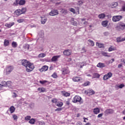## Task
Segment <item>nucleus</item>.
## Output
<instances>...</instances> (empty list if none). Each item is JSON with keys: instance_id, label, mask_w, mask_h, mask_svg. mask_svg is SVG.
Listing matches in <instances>:
<instances>
[{"instance_id": "f257e3e1", "label": "nucleus", "mask_w": 125, "mask_h": 125, "mask_svg": "<svg viewBox=\"0 0 125 125\" xmlns=\"http://www.w3.org/2000/svg\"><path fill=\"white\" fill-rule=\"evenodd\" d=\"M21 64L22 66L25 67L26 71L28 73L32 72V71H33V70L35 69V66H34V64L30 62H29L27 60H22L21 62Z\"/></svg>"}, {"instance_id": "f03ea898", "label": "nucleus", "mask_w": 125, "mask_h": 125, "mask_svg": "<svg viewBox=\"0 0 125 125\" xmlns=\"http://www.w3.org/2000/svg\"><path fill=\"white\" fill-rule=\"evenodd\" d=\"M117 31H124L125 30V24L123 21H120L118 23L117 26L116 27Z\"/></svg>"}, {"instance_id": "7ed1b4c3", "label": "nucleus", "mask_w": 125, "mask_h": 125, "mask_svg": "<svg viewBox=\"0 0 125 125\" xmlns=\"http://www.w3.org/2000/svg\"><path fill=\"white\" fill-rule=\"evenodd\" d=\"M73 103H78L80 102V104H82L83 101H82V98L80 96H75L73 98V100L72 101Z\"/></svg>"}, {"instance_id": "20e7f679", "label": "nucleus", "mask_w": 125, "mask_h": 125, "mask_svg": "<svg viewBox=\"0 0 125 125\" xmlns=\"http://www.w3.org/2000/svg\"><path fill=\"white\" fill-rule=\"evenodd\" d=\"M121 19H123V16H114L112 18V21L113 22H119Z\"/></svg>"}, {"instance_id": "39448f33", "label": "nucleus", "mask_w": 125, "mask_h": 125, "mask_svg": "<svg viewBox=\"0 0 125 125\" xmlns=\"http://www.w3.org/2000/svg\"><path fill=\"white\" fill-rule=\"evenodd\" d=\"M13 71V66L10 65L7 67L6 69V75H9Z\"/></svg>"}, {"instance_id": "423d86ee", "label": "nucleus", "mask_w": 125, "mask_h": 125, "mask_svg": "<svg viewBox=\"0 0 125 125\" xmlns=\"http://www.w3.org/2000/svg\"><path fill=\"white\" fill-rule=\"evenodd\" d=\"M114 113V110L112 109H107L104 111V114L105 116H108V115H111Z\"/></svg>"}, {"instance_id": "0eeeda50", "label": "nucleus", "mask_w": 125, "mask_h": 125, "mask_svg": "<svg viewBox=\"0 0 125 125\" xmlns=\"http://www.w3.org/2000/svg\"><path fill=\"white\" fill-rule=\"evenodd\" d=\"M59 13H58V10L56 9H53L50 13L49 15L50 16H55V15H58Z\"/></svg>"}, {"instance_id": "6e6552de", "label": "nucleus", "mask_w": 125, "mask_h": 125, "mask_svg": "<svg viewBox=\"0 0 125 125\" xmlns=\"http://www.w3.org/2000/svg\"><path fill=\"white\" fill-rule=\"evenodd\" d=\"M113 76V74L111 72H108L107 74H105L104 75L103 79L104 81H106V80H108V79H110V78H111V77Z\"/></svg>"}, {"instance_id": "1a4fd4ad", "label": "nucleus", "mask_w": 125, "mask_h": 125, "mask_svg": "<svg viewBox=\"0 0 125 125\" xmlns=\"http://www.w3.org/2000/svg\"><path fill=\"white\" fill-rule=\"evenodd\" d=\"M85 93H87L88 95H93V94H95V92L92 89H89L87 91H85Z\"/></svg>"}, {"instance_id": "9d476101", "label": "nucleus", "mask_w": 125, "mask_h": 125, "mask_svg": "<svg viewBox=\"0 0 125 125\" xmlns=\"http://www.w3.org/2000/svg\"><path fill=\"white\" fill-rule=\"evenodd\" d=\"M63 53L64 55L69 56L71 55V53H72V51L70 49H66L63 51Z\"/></svg>"}, {"instance_id": "9b49d317", "label": "nucleus", "mask_w": 125, "mask_h": 125, "mask_svg": "<svg viewBox=\"0 0 125 125\" xmlns=\"http://www.w3.org/2000/svg\"><path fill=\"white\" fill-rule=\"evenodd\" d=\"M60 58V56H54L51 59L52 62H56L58 60V58Z\"/></svg>"}, {"instance_id": "f8f14e48", "label": "nucleus", "mask_w": 125, "mask_h": 125, "mask_svg": "<svg viewBox=\"0 0 125 125\" xmlns=\"http://www.w3.org/2000/svg\"><path fill=\"white\" fill-rule=\"evenodd\" d=\"M62 71V75H67L69 73V70L67 68H63Z\"/></svg>"}, {"instance_id": "ddd939ff", "label": "nucleus", "mask_w": 125, "mask_h": 125, "mask_svg": "<svg viewBox=\"0 0 125 125\" xmlns=\"http://www.w3.org/2000/svg\"><path fill=\"white\" fill-rule=\"evenodd\" d=\"M70 23L71 25H73V26H77L78 25V22L75 21V20L74 19V18H72L71 19Z\"/></svg>"}, {"instance_id": "4468645a", "label": "nucleus", "mask_w": 125, "mask_h": 125, "mask_svg": "<svg viewBox=\"0 0 125 125\" xmlns=\"http://www.w3.org/2000/svg\"><path fill=\"white\" fill-rule=\"evenodd\" d=\"M73 82H80L82 80L79 77H74L72 79Z\"/></svg>"}, {"instance_id": "2eb2a0df", "label": "nucleus", "mask_w": 125, "mask_h": 125, "mask_svg": "<svg viewBox=\"0 0 125 125\" xmlns=\"http://www.w3.org/2000/svg\"><path fill=\"white\" fill-rule=\"evenodd\" d=\"M47 70H48V66H47V65L43 66L41 69V71L42 72H43V71H44V72H45V71H47Z\"/></svg>"}, {"instance_id": "dca6fc26", "label": "nucleus", "mask_w": 125, "mask_h": 125, "mask_svg": "<svg viewBox=\"0 0 125 125\" xmlns=\"http://www.w3.org/2000/svg\"><path fill=\"white\" fill-rule=\"evenodd\" d=\"M93 112L94 114L97 115V114H99L100 113V109L98 108H95L94 109Z\"/></svg>"}, {"instance_id": "f3484780", "label": "nucleus", "mask_w": 125, "mask_h": 125, "mask_svg": "<svg viewBox=\"0 0 125 125\" xmlns=\"http://www.w3.org/2000/svg\"><path fill=\"white\" fill-rule=\"evenodd\" d=\"M97 67H98V68H104V67H105V64L102 62H99L97 65Z\"/></svg>"}, {"instance_id": "a211bd4d", "label": "nucleus", "mask_w": 125, "mask_h": 125, "mask_svg": "<svg viewBox=\"0 0 125 125\" xmlns=\"http://www.w3.org/2000/svg\"><path fill=\"white\" fill-rule=\"evenodd\" d=\"M84 2V0H78V5H79V6H82Z\"/></svg>"}, {"instance_id": "6ab92c4d", "label": "nucleus", "mask_w": 125, "mask_h": 125, "mask_svg": "<svg viewBox=\"0 0 125 125\" xmlns=\"http://www.w3.org/2000/svg\"><path fill=\"white\" fill-rule=\"evenodd\" d=\"M98 17L100 19H104V18L106 17V15H105L104 13H102L98 15Z\"/></svg>"}, {"instance_id": "aec40b11", "label": "nucleus", "mask_w": 125, "mask_h": 125, "mask_svg": "<svg viewBox=\"0 0 125 125\" xmlns=\"http://www.w3.org/2000/svg\"><path fill=\"white\" fill-rule=\"evenodd\" d=\"M88 42L89 45H90V46H94V42L91 40H88Z\"/></svg>"}, {"instance_id": "412c9836", "label": "nucleus", "mask_w": 125, "mask_h": 125, "mask_svg": "<svg viewBox=\"0 0 125 125\" xmlns=\"http://www.w3.org/2000/svg\"><path fill=\"white\" fill-rule=\"evenodd\" d=\"M14 24V22H10L9 23H6L5 26L6 27H8V28H11V27H12Z\"/></svg>"}, {"instance_id": "4be33fe9", "label": "nucleus", "mask_w": 125, "mask_h": 125, "mask_svg": "<svg viewBox=\"0 0 125 125\" xmlns=\"http://www.w3.org/2000/svg\"><path fill=\"white\" fill-rule=\"evenodd\" d=\"M9 110L11 114H12V113L15 112V107L14 106H11L9 108Z\"/></svg>"}, {"instance_id": "5701e85b", "label": "nucleus", "mask_w": 125, "mask_h": 125, "mask_svg": "<svg viewBox=\"0 0 125 125\" xmlns=\"http://www.w3.org/2000/svg\"><path fill=\"white\" fill-rule=\"evenodd\" d=\"M96 45L97 46H98L99 48H103V47H104V44L101 43H99L98 42H96Z\"/></svg>"}, {"instance_id": "b1692460", "label": "nucleus", "mask_w": 125, "mask_h": 125, "mask_svg": "<svg viewBox=\"0 0 125 125\" xmlns=\"http://www.w3.org/2000/svg\"><path fill=\"white\" fill-rule=\"evenodd\" d=\"M25 3H26V0H19V4L20 5H24Z\"/></svg>"}, {"instance_id": "393cba45", "label": "nucleus", "mask_w": 125, "mask_h": 125, "mask_svg": "<svg viewBox=\"0 0 125 125\" xmlns=\"http://www.w3.org/2000/svg\"><path fill=\"white\" fill-rule=\"evenodd\" d=\"M102 25L103 27H107L108 25V21H103Z\"/></svg>"}, {"instance_id": "a878e982", "label": "nucleus", "mask_w": 125, "mask_h": 125, "mask_svg": "<svg viewBox=\"0 0 125 125\" xmlns=\"http://www.w3.org/2000/svg\"><path fill=\"white\" fill-rule=\"evenodd\" d=\"M56 106L58 107H62L63 106V103L61 102H57V103L56 104Z\"/></svg>"}, {"instance_id": "bb28decb", "label": "nucleus", "mask_w": 125, "mask_h": 125, "mask_svg": "<svg viewBox=\"0 0 125 125\" xmlns=\"http://www.w3.org/2000/svg\"><path fill=\"white\" fill-rule=\"evenodd\" d=\"M47 20H46V18H42V20H41V23L42 24H43V25H44V24H45V23L46 22Z\"/></svg>"}, {"instance_id": "cd10ccee", "label": "nucleus", "mask_w": 125, "mask_h": 125, "mask_svg": "<svg viewBox=\"0 0 125 125\" xmlns=\"http://www.w3.org/2000/svg\"><path fill=\"white\" fill-rule=\"evenodd\" d=\"M15 13H16V15H18V16L21 15V14H22V13H21V9H18V10H16Z\"/></svg>"}, {"instance_id": "c85d7f7f", "label": "nucleus", "mask_w": 125, "mask_h": 125, "mask_svg": "<svg viewBox=\"0 0 125 125\" xmlns=\"http://www.w3.org/2000/svg\"><path fill=\"white\" fill-rule=\"evenodd\" d=\"M18 45L17 44V42H12V47H13L14 48H16V47H17V46Z\"/></svg>"}, {"instance_id": "c756f323", "label": "nucleus", "mask_w": 125, "mask_h": 125, "mask_svg": "<svg viewBox=\"0 0 125 125\" xmlns=\"http://www.w3.org/2000/svg\"><path fill=\"white\" fill-rule=\"evenodd\" d=\"M9 44V41L5 40L4 41V46H7Z\"/></svg>"}, {"instance_id": "7c9ffc66", "label": "nucleus", "mask_w": 125, "mask_h": 125, "mask_svg": "<svg viewBox=\"0 0 125 125\" xmlns=\"http://www.w3.org/2000/svg\"><path fill=\"white\" fill-rule=\"evenodd\" d=\"M45 54L44 53H41L38 55L39 58H43V57H45Z\"/></svg>"}, {"instance_id": "2f4dec72", "label": "nucleus", "mask_w": 125, "mask_h": 125, "mask_svg": "<svg viewBox=\"0 0 125 125\" xmlns=\"http://www.w3.org/2000/svg\"><path fill=\"white\" fill-rule=\"evenodd\" d=\"M35 122H36V120H35V119H31L29 120V123L31 125H34Z\"/></svg>"}, {"instance_id": "473e14b6", "label": "nucleus", "mask_w": 125, "mask_h": 125, "mask_svg": "<svg viewBox=\"0 0 125 125\" xmlns=\"http://www.w3.org/2000/svg\"><path fill=\"white\" fill-rule=\"evenodd\" d=\"M29 47H30V45L28 44H25L23 45V48L24 49H27V50H29Z\"/></svg>"}, {"instance_id": "72a5a7b5", "label": "nucleus", "mask_w": 125, "mask_h": 125, "mask_svg": "<svg viewBox=\"0 0 125 125\" xmlns=\"http://www.w3.org/2000/svg\"><path fill=\"white\" fill-rule=\"evenodd\" d=\"M61 13L65 15L67 14V10L66 9H62L61 11Z\"/></svg>"}, {"instance_id": "f704fd0d", "label": "nucleus", "mask_w": 125, "mask_h": 125, "mask_svg": "<svg viewBox=\"0 0 125 125\" xmlns=\"http://www.w3.org/2000/svg\"><path fill=\"white\" fill-rule=\"evenodd\" d=\"M44 35V32H43V31L41 30L39 33L40 37H41V38H43Z\"/></svg>"}, {"instance_id": "c9c22d12", "label": "nucleus", "mask_w": 125, "mask_h": 125, "mask_svg": "<svg viewBox=\"0 0 125 125\" xmlns=\"http://www.w3.org/2000/svg\"><path fill=\"white\" fill-rule=\"evenodd\" d=\"M102 55H103V56H105L106 57H110V56L108 55V53L107 52H102Z\"/></svg>"}, {"instance_id": "e433bc0d", "label": "nucleus", "mask_w": 125, "mask_h": 125, "mask_svg": "<svg viewBox=\"0 0 125 125\" xmlns=\"http://www.w3.org/2000/svg\"><path fill=\"white\" fill-rule=\"evenodd\" d=\"M63 96L67 97V96H70V93L66 92H63L62 93Z\"/></svg>"}, {"instance_id": "4c0bfd02", "label": "nucleus", "mask_w": 125, "mask_h": 125, "mask_svg": "<svg viewBox=\"0 0 125 125\" xmlns=\"http://www.w3.org/2000/svg\"><path fill=\"white\" fill-rule=\"evenodd\" d=\"M19 4V0H16L13 3V5L16 6Z\"/></svg>"}, {"instance_id": "58836bf2", "label": "nucleus", "mask_w": 125, "mask_h": 125, "mask_svg": "<svg viewBox=\"0 0 125 125\" xmlns=\"http://www.w3.org/2000/svg\"><path fill=\"white\" fill-rule=\"evenodd\" d=\"M21 14H23L26 12V8H22L21 9Z\"/></svg>"}, {"instance_id": "ea45409f", "label": "nucleus", "mask_w": 125, "mask_h": 125, "mask_svg": "<svg viewBox=\"0 0 125 125\" xmlns=\"http://www.w3.org/2000/svg\"><path fill=\"white\" fill-rule=\"evenodd\" d=\"M38 90L40 91V92H44V88H38Z\"/></svg>"}, {"instance_id": "a19ab883", "label": "nucleus", "mask_w": 125, "mask_h": 125, "mask_svg": "<svg viewBox=\"0 0 125 125\" xmlns=\"http://www.w3.org/2000/svg\"><path fill=\"white\" fill-rule=\"evenodd\" d=\"M69 11H71V12H72V13H74V14L75 13H76V10H74V9L73 8H69Z\"/></svg>"}, {"instance_id": "79ce46f5", "label": "nucleus", "mask_w": 125, "mask_h": 125, "mask_svg": "<svg viewBox=\"0 0 125 125\" xmlns=\"http://www.w3.org/2000/svg\"><path fill=\"white\" fill-rule=\"evenodd\" d=\"M13 119H14L15 121H17L18 117H17V115H16V114H14L13 115Z\"/></svg>"}, {"instance_id": "37998d69", "label": "nucleus", "mask_w": 125, "mask_h": 125, "mask_svg": "<svg viewBox=\"0 0 125 125\" xmlns=\"http://www.w3.org/2000/svg\"><path fill=\"white\" fill-rule=\"evenodd\" d=\"M39 83H41V84H44L46 83H47V81L44 80L43 81H40Z\"/></svg>"}, {"instance_id": "c03bdc74", "label": "nucleus", "mask_w": 125, "mask_h": 125, "mask_svg": "<svg viewBox=\"0 0 125 125\" xmlns=\"http://www.w3.org/2000/svg\"><path fill=\"white\" fill-rule=\"evenodd\" d=\"M52 78H54V79H56V78H57V74H56V73H54L52 75Z\"/></svg>"}, {"instance_id": "a18cd8bd", "label": "nucleus", "mask_w": 125, "mask_h": 125, "mask_svg": "<svg viewBox=\"0 0 125 125\" xmlns=\"http://www.w3.org/2000/svg\"><path fill=\"white\" fill-rule=\"evenodd\" d=\"M89 84H90V82L88 81V82H85V83H84L83 85L84 86H87V85H89Z\"/></svg>"}, {"instance_id": "49530a36", "label": "nucleus", "mask_w": 125, "mask_h": 125, "mask_svg": "<svg viewBox=\"0 0 125 125\" xmlns=\"http://www.w3.org/2000/svg\"><path fill=\"white\" fill-rule=\"evenodd\" d=\"M117 42H122V38L121 37L117 38Z\"/></svg>"}, {"instance_id": "de8ad7c7", "label": "nucleus", "mask_w": 125, "mask_h": 125, "mask_svg": "<svg viewBox=\"0 0 125 125\" xmlns=\"http://www.w3.org/2000/svg\"><path fill=\"white\" fill-rule=\"evenodd\" d=\"M30 119H31V117L30 116H27L25 118V121H30Z\"/></svg>"}, {"instance_id": "09e8293b", "label": "nucleus", "mask_w": 125, "mask_h": 125, "mask_svg": "<svg viewBox=\"0 0 125 125\" xmlns=\"http://www.w3.org/2000/svg\"><path fill=\"white\" fill-rule=\"evenodd\" d=\"M12 83H11V81H7L6 82V85H10Z\"/></svg>"}, {"instance_id": "8fccbe9b", "label": "nucleus", "mask_w": 125, "mask_h": 125, "mask_svg": "<svg viewBox=\"0 0 125 125\" xmlns=\"http://www.w3.org/2000/svg\"><path fill=\"white\" fill-rule=\"evenodd\" d=\"M56 112H60V111H62V108L58 107L55 110Z\"/></svg>"}, {"instance_id": "3c124183", "label": "nucleus", "mask_w": 125, "mask_h": 125, "mask_svg": "<svg viewBox=\"0 0 125 125\" xmlns=\"http://www.w3.org/2000/svg\"><path fill=\"white\" fill-rule=\"evenodd\" d=\"M39 125H45V123L43 121L39 122Z\"/></svg>"}, {"instance_id": "603ef678", "label": "nucleus", "mask_w": 125, "mask_h": 125, "mask_svg": "<svg viewBox=\"0 0 125 125\" xmlns=\"http://www.w3.org/2000/svg\"><path fill=\"white\" fill-rule=\"evenodd\" d=\"M121 11H125V4H124L122 6Z\"/></svg>"}, {"instance_id": "864d4df0", "label": "nucleus", "mask_w": 125, "mask_h": 125, "mask_svg": "<svg viewBox=\"0 0 125 125\" xmlns=\"http://www.w3.org/2000/svg\"><path fill=\"white\" fill-rule=\"evenodd\" d=\"M113 50H115V48H113L112 46H111L108 48V51L109 52L113 51Z\"/></svg>"}, {"instance_id": "5fc2aeb1", "label": "nucleus", "mask_w": 125, "mask_h": 125, "mask_svg": "<svg viewBox=\"0 0 125 125\" xmlns=\"http://www.w3.org/2000/svg\"><path fill=\"white\" fill-rule=\"evenodd\" d=\"M52 103H55L56 104L57 103V99H53L52 100Z\"/></svg>"}, {"instance_id": "6e6d98bb", "label": "nucleus", "mask_w": 125, "mask_h": 125, "mask_svg": "<svg viewBox=\"0 0 125 125\" xmlns=\"http://www.w3.org/2000/svg\"><path fill=\"white\" fill-rule=\"evenodd\" d=\"M5 86H4L3 85L0 84V90H2V89H3Z\"/></svg>"}, {"instance_id": "4d7b16f0", "label": "nucleus", "mask_w": 125, "mask_h": 125, "mask_svg": "<svg viewBox=\"0 0 125 125\" xmlns=\"http://www.w3.org/2000/svg\"><path fill=\"white\" fill-rule=\"evenodd\" d=\"M118 87L119 88H123V87H125V84H121L118 86Z\"/></svg>"}, {"instance_id": "13d9d810", "label": "nucleus", "mask_w": 125, "mask_h": 125, "mask_svg": "<svg viewBox=\"0 0 125 125\" xmlns=\"http://www.w3.org/2000/svg\"><path fill=\"white\" fill-rule=\"evenodd\" d=\"M1 84L4 85V86H6V82H5V81H2Z\"/></svg>"}, {"instance_id": "bf43d9fd", "label": "nucleus", "mask_w": 125, "mask_h": 125, "mask_svg": "<svg viewBox=\"0 0 125 125\" xmlns=\"http://www.w3.org/2000/svg\"><path fill=\"white\" fill-rule=\"evenodd\" d=\"M113 7H117L118 6V3L117 2H114L113 4Z\"/></svg>"}, {"instance_id": "052dcab7", "label": "nucleus", "mask_w": 125, "mask_h": 125, "mask_svg": "<svg viewBox=\"0 0 125 125\" xmlns=\"http://www.w3.org/2000/svg\"><path fill=\"white\" fill-rule=\"evenodd\" d=\"M82 52L83 53L86 52V50H85V47H83V48L82 49Z\"/></svg>"}, {"instance_id": "680f3d73", "label": "nucleus", "mask_w": 125, "mask_h": 125, "mask_svg": "<svg viewBox=\"0 0 125 125\" xmlns=\"http://www.w3.org/2000/svg\"><path fill=\"white\" fill-rule=\"evenodd\" d=\"M18 96L17 95V94H16L15 93H13V98H16V97H17Z\"/></svg>"}, {"instance_id": "e2e57ef3", "label": "nucleus", "mask_w": 125, "mask_h": 125, "mask_svg": "<svg viewBox=\"0 0 125 125\" xmlns=\"http://www.w3.org/2000/svg\"><path fill=\"white\" fill-rule=\"evenodd\" d=\"M23 21H24V20L23 19H20V20H18V22L19 23H22V22H23Z\"/></svg>"}, {"instance_id": "0e129e2a", "label": "nucleus", "mask_w": 125, "mask_h": 125, "mask_svg": "<svg viewBox=\"0 0 125 125\" xmlns=\"http://www.w3.org/2000/svg\"><path fill=\"white\" fill-rule=\"evenodd\" d=\"M122 67H123V64L122 63L118 64V68L119 69H120V68H122Z\"/></svg>"}, {"instance_id": "69168bd1", "label": "nucleus", "mask_w": 125, "mask_h": 125, "mask_svg": "<svg viewBox=\"0 0 125 125\" xmlns=\"http://www.w3.org/2000/svg\"><path fill=\"white\" fill-rule=\"evenodd\" d=\"M102 116H103V113L99 114L98 115V118H101V117H102Z\"/></svg>"}, {"instance_id": "338daca9", "label": "nucleus", "mask_w": 125, "mask_h": 125, "mask_svg": "<svg viewBox=\"0 0 125 125\" xmlns=\"http://www.w3.org/2000/svg\"><path fill=\"white\" fill-rule=\"evenodd\" d=\"M94 76L96 78H99V77H100V76L97 73L95 74Z\"/></svg>"}, {"instance_id": "774afa93", "label": "nucleus", "mask_w": 125, "mask_h": 125, "mask_svg": "<svg viewBox=\"0 0 125 125\" xmlns=\"http://www.w3.org/2000/svg\"><path fill=\"white\" fill-rule=\"evenodd\" d=\"M104 36H109V32H104Z\"/></svg>"}]
</instances>
